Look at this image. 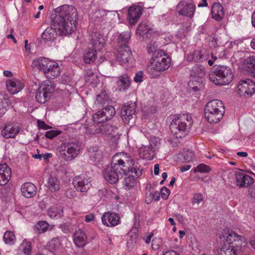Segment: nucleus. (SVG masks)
<instances>
[{
  "label": "nucleus",
  "mask_w": 255,
  "mask_h": 255,
  "mask_svg": "<svg viewBox=\"0 0 255 255\" xmlns=\"http://www.w3.org/2000/svg\"><path fill=\"white\" fill-rule=\"evenodd\" d=\"M77 9L72 5L65 4L55 9L51 15V25L47 28L41 36L45 42L54 41L57 36L56 29L60 34L68 35L74 31L77 19Z\"/></svg>",
  "instance_id": "nucleus-1"
},
{
  "label": "nucleus",
  "mask_w": 255,
  "mask_h": 255,
  "mask_svg": "<svg viewBox=\"0 0 255 255\" xmlns=\"http://www.w3.org/2000/svg\"><path fill=\"white\" fill-rule=\"evenodd\" d=\"M134 165V160L128 153L119 152L113 156L111 165L106 168L105 172L107 175H127L129 173L141 175L142 169Z\"/></svg>",
  "instance_id": "nucleus-2"
},
{
  "label": "nucleus",
  "mask_w": 255,
  "mask_h": 255,
  "mask_svg": "<svg viewBox=\"0 0 255 255\" xmlns=\"http://www.w3.org/2000/svg\"><path fill=\"white\" fill-rule=\"evenodd\" d=\"M219 238L226 240V242L219 255H241L247 245L245 238L233 231L224 230Z\"/></svg>",
  "instance_id": "nucleus-3"
},
{
  "label": "nucleus",
  "mask_w": 255,
  "mask_h": 255,
  "mask_svg": "<svg viewBox=\"0 0 255 255\" xmlns=\"http://www.w3.org/2000/svg\"><path fill=\"white\" fill-rule=\"evenodd\" d=\"M31 66L33 69L41 71L48 79H53L60 74L59 65L43 57L34 59Z\"/></svg>",
  "instance_id": "nucleus-4"
},
{
  "label": "nucleus",
  "mask_w": 255,
  "mask_h": 255,
  "mask_svg": "<svg viewBox=\"0 0 255 255\" xmlns=\"http://www.w3.org/2000/svg\"><path fill=\"white\" fill-rule=\"evenodd\" d=\"M193 122L190 116L182 114L175 116L170 125L172 133L176 138H182L188 134Z\"/></svg>",
  "instance_id": "nucleus-5"
},
{
  "label": "nucleus",
  "mask_w": 255,
  "mask_h": 255,
  "mask_svg": "<svg viewBox=\"0 0 255 255\" xmlns=\"http://www.w3.org/2000/svg\"><path fill=\"white\" fill-rule=\"evenodd\" d=\"M225 112L223 102L214 99L208 102L204 108V115L207 121L211 124H216L223 118Z\"/></svg>",
  "instance_id": "nucleus-6"
},
{
  "label": "nucleus",
  "mask_w": 255,
  "mask_h": 255,
  "mask_svg": "<svg viewBox=\"0 0 255 255\" xmlns=\"http://www.w3.org/2000/svg\"><path fill=\"white\" fill-rule=\"evenodd\" d=\"M231 69L224 65H215L209 74L210 80L215 85H226L233 79Z\"/></svg>",
  "instance_id": "nucleus-7"
},
{
  "label": "nucleus",
  "mask_w": 255,
  "mask_h": 255,
  "mask_svg": "<svg viewBox=\"0 0 255 255\" xmlns=\"http://www.w3.org/2000/svg\"><path fill=\"white\" fill-rule=\"evenodd\" d=\"M62 148L60 151L61 157L66 161H71L80 153L81 146L79 141H71L65 142Z\"/></svg>",
  "instance_id": "nucleus-8"
},
{
  "label": "nucleus",
  "mask_w": 255,
  "mask_h": 255,
  "mask_svg": "<svg viewBox=\"0 0 255 255\" xmlns=\"http://www.w3.org/2000/svg\"><path fill=\"white\" fill-rule=\"evenodd\" d=\"M136 108L135 102L129 101L124 105L121 110V115L122 120L125 124H128L130 126L133 125L136 118Z\"/></svg>",
  "instance_id": "nucleus-9"
},
{
  "label": "nucleus",
  "mask_w": 255,
  "mask_h": 255,
  "mask_svg": "<svg viewBox=\"0 0 255 255\" xmlns=\"http://www.w3.org/2000/svg\"><path fill=\"white\" fill-rule=\"evenodd\" d=\"M170 64V58L166 55H164L163 58L155 59L151 62L150 65L147 67V71L150 74L156 76L157 74L155 72L163 71L167 69Z\"/></svg>",
  "instance_id": "nucleus-10"
},
{
  "label": "nucleus",
  "mask_w": 255,
  "mask_h": 255,
  "mask_svg": "<svg viewBox=\"0 0 255 255\" xmlns=\"http://www.w3.org/2000/svg\"><path fill=\"white\" fill-rule=\"evenodd\" d=\"M116 110L112 106H108L97 112L93 116L94 124L104 123L111 120L115 115Z\"/></svg>",
  "instance_id": "nucleus-11"
},
{
  "label": "nucleus",
  "mask_w": 255,
  "mask_h": 255,
  "mask_svg": "<svg viewBox=\"0 0 255 255\" xmlns=\"http://www.w3.org/2000/svg\"><path fill=\"white\" fill-rule=\"evenodd\" d=\"M240 96L252 95L255 92V83L250 79L241 80L237 86Z\"/></svg>",
  "instance_id": "nucleus-12"
},
{
  "label": "nucleus",
  "mask_w": 255,
  "mask_h": 255,
  "mask_svg": "<svg viewBox=\"0 0 255 255\" xmlns=\"http://www.w3.org/2000/svg\"><path fill=\"white\" fill-rule=\"evenodd\" d=\"M176 10L180 15L191 17L195 12V6L191 2L182 1L177 4Z\"/></svg>",
  "instance_id": "nucleus-13"
},
{
  "label": "nucleus",
  "mask_w": 255,
  "mask_h": 255,
  "mask_svg": "<svg viewBox=\"0 0 255 255\" xmlns=\"http://www.w3.org/2000/svg\"><path fill=\"white\" fill-rule=\"evenodd\" d=\"M102 223L107 227H115L120 223V217L117 213L113 212L105 213L102 216Z\"/></svg>",
  "instance_id": "nucleus-14"
},
{
  "label": "nucleus",
  "mask_w": 255,
  "mask_h": 255,
  "mask_svg": "<svg viewBox=\"0 0 255 255\" xmlns=\"http://www.w3.org/2000/svg\"><path fill=\"white\" fill-rule=\"evenodd\" d=\"M142 8L139 5H131L128 10V18L130 25L135 24L142 14Z\"/></svg>",
  "instance_id": "nucleus-15"
},
{
  "label": "nucleus",
  "mask_w": 255,
  "mask_h": 255,
  "mask_svg": "<svg viewBox=\"0 0 255 255\" xmlns=\"http://www.w3.org/2000/svg\"><path fill=\"white\" fill-rule=\"evenodd\" d=\"M117 56V61L121 65L128 63L132 57V53L128 46L119 47Z\"/></svg>",
  "instance_id": "nucleus-16"
},
{
  "label": "nucleus",
  "mask_w": 255,
  "mask_h": 255,
  "mask_svg": "<svg viewBox=\"0 0 255 255\" xmlns=\"http://www.w3.org/2000/svg\"><path fill=\"white\" fill-rule=\"evenodd\" d=\"M90 182V177L86 179L82 178L81 176H75L73 181V184L77 190L81 192H85L89 188Z\"/></svg>",
  "instance_id": "nucleus-17"
},
{
  "label": "nucleus",
  "mask_w": 255,
  "mask_h": 255,
  "mask_svg": "<svg viewBox=\"0 0 255 255\" xmlns=\"http://www.w3.org/2000/svg\"><path fill=\"white\" fill-rule=\"evenodd\" d=\"M73 237L74 243L78 248H83L88 243L87 236L81 230L76 231Z\"/></svg>",
  "instance_id": "nucleus-18"
},
{
  "label": "nucleus",
  "mask_w": 255,
  "mask_h": 255,
  "mask_svg": "<svg viewBox=\"0 0 255 255\" xmlns=\"http://www.w3.org/2000/svg\"><path fill=\"white\" fill-rule=\"evenodd\" d=\"M91 42L94 50H101L104 46L105 39L100 33L98 32L93 33L91 35Z\"/></svg>",
  "instance_id": "nucleus-19"
},
{
  "label": "nucleus",
  "mask_w": 255,
  "mask_h": 255,
  "mask_svg": "<svg viewBox=\"0 0 255 255\" xmlns=\"http://www.w3.org/2000/svg\"><path fill=\"white\" fill-rule=\"evenodd\" d=\"M65 238H54L48 243L47 249L52 253L57 254L60 252L63 249L62 242Z\"/></svg>",
  "instance_id": "nucleus-20"
},
{
  "label": "nucleus",
  "mask_w": 255,
  "mask_h": 255,
  "mask_svg": "<svg viewBox=\"0 0 255 255\" xmlns=\"http://www.w3.org/2000/svg\"><path fill=\"white\" fill-rule=\"evenodd\" d=\"M138 151L140 157L145 160H150L155 155V151L148 144L142 145L139 148Z\"/></svg>",
  "instance_id": "nucleus-21"
},
{
  "label": "nucleus",
  "mask_w": 255,
  "mask_h": 255,
  "mask_svg": "<svg viewBox=\"0 0 255 255\" xmlns=\"http://www.w3.org/2000/svg\"><path fill=\"white\" fill-rule=\"evenodd\" d=\"M6 88L8 91L13 95L21 91L23 88V85L18 80H8L6 82Z\"/></svg>",
  "instance_id": "nucleus-22"
},
{
  "label": "nucleus",
  "mask_w": 255,
  "mask_h": 255,
  "mask_svg": "<svg viewBox=\"0 0 255 255\" xmlns=\"http://www.w3.org/2000/svg\"><path fill=\"white\" fill-rule=\"evenodd\" d=\"M211 13L213 18L216 20L220 21L224 18V9L220 3L215 2L213 4Z\"/></svg>",
  "instance_id": "nucleus-23"
},
{
  "label": "nucleus",
  "mask_w": 255,
  "mask_h": 255,
  "mask_svg": "<svg viewBox=\"0 0 255 255\" xmlns=\"http://www.w3.org/2000/svg\"><path fill=\"white\" fill-rule=\"evenodd\" d=\"M205 52L202 50H196L187 55V60L189 62H200L207 59Z\"/></svg>",
  "instance_id": "nucleus-24"
},
{
  "label": "nucleus",
  "mask_w": 255,
  "mask_h": 255,
  "mask_svg": "<svg viewBox=\"0 0 255 255\" xmlns=\"http://www.w3.org/2000/svg\"><path fill=\"white\" fill-rule=\"evenodd\" d=\"M19 132L18 127L8 125L5 127L1 131L2 135L6 138H13Z\"/></svg>",
  "instance_id": "nucleus-25"
},
{
  "label": "nucleus",
  "mask_w": 255,
  "mask_h": 255,
  "mask_svg": "<svg viewBox=\"0 0 255 255\" xmlns=\"http://www.w3.org/2000/svg\"><path fill=\"white\" fill-rule=\"evenodd\" d=\"M108 11L105 9H100L94 12L91 17V20L95 24H101L106 21V15Z\"/></svg>",
  "instance_id": "nucleus-26"
},
{
  "label": "nucleus",
  "mask_w": 255,
  "mask_h": 255,
  "mask_svg": "<svg viewBox=\"0 0 255 255\" xmlns=\"http://www.w3.org/2000/svg\"><path fill=\"white\" fill-rule=\"evenodd\" d=\"M21 191L23 196L30 198L35 194L36 187L31 183H25L21 186Z\"/></svg>",
  "instance_id": "nucleus-27"
},
{
  "label": "nucleus",
  "mask_w": 255,
  "mask_h": 255,
  "mask_svg": "<svg viewBox=\"0 0 255 255\" xmlns=\"http://www.w3.org/2000/svg\"><path fill=\"white\" fill-rule=\"evenodd\" d=\"M117 83L119 90L125 91L129 87L130 81L128 76L127 74H124L118 77Z\"/></svg>",
  "instance_id": "nucleus-28"
},
{
  "label": "nucleus",
  "mask_w": 255,
  "mask_h": 255,
  "mask_svg": "<svg viewBox=\"0 0 255 255\" xmlns=\"http://www.w3.org/2000/svg\"><path fill=\"white\" fill-rule=\"evenodd\" d=\"M83 59L87 64L94 62L97 58V51L89 48L83 54Z\"/></svg>",
  "instance_id": "nucleus-29"
},
{
  "label": "nucleus",
  "mask_w": 255,
  "mask_h": 255,
  "mask_svg": "<svg viewBox=\"0 0 255 255\" xmlns=\"http://www.w3.org/2000/svg\"><path fill=\"white\" fill-rule=\"evenodd\" d=\"M130 38V34L129 32L126 31L121 33L117 39L119 47L125 48L126 46H128V44Z\"/></svg>",
  "instance_id": "nucleus-30"
},
{
  "label": "nucleus",
  "mask_w": 255,
  "mask_h": 255,
  "mask_svg": "<svg viewBox=\"0 0 255 255\" xmlns=\"http://www.w3.org/2000/svg\"><path fill=\"white\" fill-rule=\"evenodd\" d=\"M205 68L200 65H195L194 66L191 70L190 75L192 77L203 78L205 76Z\"/></svg>",
  "instance_id": "nucleus-31"
},
{
  "label": "nucleus",
  "mask_w": 255,
  "mask_h": 255,
  "mask_svg": "<svg viewBox=\"0 0 255 255\" xmlns=\"http://www.w3.org/2000/svg\"><path fill=\"white\" fill-rule=\"evenodd\" d=\"M237 185L240 187H247L254 183L252 176H237Z\"/></svg>",
  "instance_id": "nucleus-32"
},
{
  "label": "nucleus",
  "mask_w": 255,
  "mask_h": 255,
  "mask_svg": "<svg viewBox=\"0 0 255 255\" xmlns=\"http://www.w3.org/2000/svg\"><path fill=\"white\" fill-rule=\"evenodd\" d=\"M39 88L40 89V91L44 92L46 95L48 96L50 98L54 90L53 84L50 81L44 82Z\"/></svg>",
  "instance_id": "nucleus-33"
},
{
  "label": "nucleus",
  "mask_w": 255,
  "mask_h": 255,
  "mask_svg": "<svg viewBox=\"0 0 255 255\" xmlns=\"http://www.w3.org/2000/svg\"><path fill=\"white\" fill-rule=\"evenodd\" d=\"M109 124L99 123L95 124L93 132L96 134H102L107 135L109 131Z\"/></svg>",
  "instance_id": "nucleus-34"
},
{
  "label": "nucleus",
  "mask_w": 255,
  "mask_h": 255,
  "mask_svg": "<svg viewBox=\"0 0 255 255\" xmlns=\"http://www.w3.org/2000/svg\"><path fill=\"white\" fill-rule=\"evenodd\" d=\"M86 82L89 83L93 86H95L99 83L98 76L95 72L89 70L86 73Z\"/></svg>",
  "instance_id": "nucleus-35"
},
{
  "label": "nucleus",
  "mask_w": 255,
  "mask_h": 255,
  "mask_svg": "<svg viewBox=\"0 0 255 255\" xmlns=\"http://www.w3.org/2000/svg\"><path fill=\"white\" fill-rule=\"evenodd\" d=\"M48 215L52 219L60 218L63 216L62 207H52L48 210Z\"/></svg>",
  "instance_id": "nucleus-36"
},
{
  "label": "nucleus",
  "mask_w": 255,
  "mask_h": 255,
  "mask_svg": "<svg viewBox=\"0 0 255 255\" xmlns=\"http://www.w3.org/2000/svg\"><path fill=\"white\" fill-rule=\"evenodd\" d=\"M179 158L184 162H189L192 160L194 156V152L190 150H184L179 154Z\"/></svg>",
  "instance_id": "nucleus-37"
},
{
  "label": "nucleus",
  "mask_w": 255,
  "mask_h": 255,
  "mask_svg": "<svg viewBox=\"0 0 255 255\" xmlns=\"http://www.w3.org/2000/svg\"><path fill=\"white\" fill-rule=\"evenodd\" d=\"M48 188L52 192L58 191L59 189V182L56 176H49L47 181Z\"/></svg>",
  "instance_id": "nucleus-38"
},
{
  "label": "nucleus",
  "mask_w": 255,
  "mask_h": 255,
  "mask_svg": "<svg viewBox=\"0 0 255 255\" xmlns=\"http://www.w3.org/2000/svg\"><path fill=\"white\" fill-rule=\"evenodd\" d=\"M49 225L45 221H39L33 227V230L37 234H40L45 232L48 229Z\"/></svg>",
  "instance_id": "nucleus-39"
},
{
  "label": "nucleus",
  "mask_w": 255,
  "mask_h": 255,
  "mask_svg": "<svg viewBox=\"0 0 255 255\" xmlns=\"http://www.w3.org/2000/svg\"><path fill=\"white\" fill-rule=\"evenodd\" d=\"M19 249L24 255H30L32 252L31 243L24 239L20 245Z\"/></svg>",
  "instance_id": "nucleus-40"
},
{
  "label": "nucleus",
  "mask_w": 255,
  "mask_h": 255,
  "mask_svg": "<svg viewBox=\"0 0 255 255\" xmlns=\"http://www.w3.org/2000/svg\"><path fill=\"white\" fill-rule=\"evenodd\" d=\"M248 71L251 72L252 76L255 78V56H250L246 59Z\"/></svg>",
  "instance_id": "nucleus-41"
},
{
  "label": "nucleus",
  "mask_w": 255,
  "mask_h": 255,
  "mask_svg": "<svg viewBox=\"0 0 255 255\" xmlns=\"http://www.w3.org/2000/svg\"><path fill=\"white\" fill-rule=\"evenodd\" d=\"M137 178L134 176H126L124 178L123 184L126 189L129 190L136 184Z\"/></svg>",
  "instance_id": "nucleus-42"
},
{
  "label": "nucleus",
  "mask_w": 255,
  "mask_h": 255,
  "mask_svg": "<svg viewBox=\"0 0 255 255\" xmlns=\"http://www.w3.org/2000/svg\"><path fill=\"white\" fill-rule=\"evenodd\" d=\"M3 239L5 244L13 245L15 241V236L12 232L7 231L3 235Z\"/></svg>",
  "instance_id": "nucleus-43"
},
{
  "label": "nucleus",
  "mask_w": 255,
  "mask_h": 255,
  "mask_svg": "<svg viewBox=\"0 0 255 255\" xmlns=\"http://www.w3.org/2000/svg\"><path fill=\"white\" fill-rule=\"evenodd\" d=\"M110 100L108 92L106 90L102 91L100 94L97 96V102L101 105H104Z\"/></svg>",
  "instance_id": "nucleus-44"
},
{
  "label": "nucleus",
  "mask_w": 255,
  "mask_h": 255,
  "mask_svg": "<svg viewBox=\"0 0 255 255\" xmlns=\"http://www.w3.org/2000/svg\"><path fill=\"white\" fill-rule=\"evenodd\" d=\"M35 99L38 103L44 104L50 98L46 95L44 92L40 91V89L39 88L36 93Z\"/></svg>",
  "instance_id": "nucleus-45"
},
{
  "label": "nucleus",
  "mask_w": 255,
  "mask_h": 255,
  "mask_svg": "<svg viewBox=\"0 0 255 255\" xmlns=\"http://www.w3.org/2000/svg\"><path fill=\"white\" fill-rule=\"evenodd\" d=\"M152 28L150 27L147 23L142 22L138 24L136 28V33L138 35L142 34L146 31H150Z\"/></svg>",
  "instance_id": "nucleus-46"
},
{
  "label": "nucleus",
  "mask_w": 255,
  "mask_h": 255,
  "mask_svg": "<svg viewBox=\"0 0 255 255\" xmlns=\"http://www.w3.org/2000/svg\"><path fill=\"white\" fill-rule=\"evenodd\" d=\"M211 170V168L209 166L202 163L194 168L193 173H195L197 172L200 173H209Z\"/></svg>",
  "instance_id": "nucleus-47"
},
{
  "label": "nucleus",
  "mask_w": 255,
  "mask_h": 255,
  "mask_svg": "<svg viewBox=\"0 0 255 255\" xmlns=\"http://www.w3.org/2000/svg\"><path fill=\"white\" fill-rule=\"evenodd\" d=\"M90 152V158L93 161L96 162V161H99L102 157L101 152L100 150H93L92 151H89Z\"/></svg>",
  "instance_id": "nucleus-48"
},
{
  "label": "nucleus",
  "mask_w": 255,
  "mask_h": 255,
  "mask_svg": "<svg viewBox=\"0 0 255 255\" xmlns=\"http://www.w3.org/2000/svg\"><path fill=\"white\" fill-rule=\"evenodd\" d=\"M11 169L6 163L0 164V175H11Z\"/></svg>",
  "instance_id": "nucleus-49"
},
{
  "label": "nucleus",
  "mask_w": 255,
  "mask_h": 255,
  "mask_svg": "<svg viewBox=\"0 0 255 255\" xmlns=\"http://www.w3.org/2000/svg\"><path fill=\"white\" fill-rule=\"evenodd\" d=\"M147 49L149 53H153L158 50V44L156 41L151 40L147 46Z\"/></svg>",
  "instance_id": "nucleus-50"
},
{
  "label": "nucleus",
  "mask_w": 255,
  "mask_h": 255,
  "mask_svg": "<svg viewBox=\"0 0 255 255\" xmlns=\"http://www.w3.org/2000/svg\"><path fill=\"white\" fill-rule=\"evenodd\" d=\"M160 144V139L158 137L153 136L151 137L149 139V145L155 151L156 148Z\"/></svg>",
  "instance_id": "nucleus-51"
},
{
  "label": "nucleus",
  "mask_w": 255,
  "mask_h": 255,
  "mask_svg": "<svg viewBox=\"0 0 255 255\" xmlns=\"http://www.w3.org/2000/svg\"><path fill=\"white\" fill-rule=\"evenodd\" d=\"M164 55H166L163 51L161 50H158L155 51L152 54V59L153 61L155 59L163 58Z\"/></svg>",
  "instance_id": "nucleus-52"
},
{
  "label": "nucleus",
  "mask_w": 255,
  "mask_h": 255,
  "mask_svg": "<svg viewBox=\"0 0 255 255\" xmlns=\"http://www.w3.org/2000/svg\"><path fill=\"white\" fill-rule=\"evenodd\" d=\"M153 192H154V191H146V192L145 193V202L147 204H150L153 200Z\"/></svg>",
  "instance_id": "nucleus-53"
},
{
  "label": "nucleus",
  "mask_w": 255,
  "mask_h": 255,
  "mask_svg": "<svg viewBox=\"0 0 255 255\" xmlns=\"http://www.w3.org/2000/svg\"><path fill=\"white\" fill-rule=\"evenodd\" d=\"M170 193V191L169 189L166 187H163L160 190V194L161 198L163 200H166Z\"/></svg>",
  "instance_id": "nucleus-54"
},
{
  "label": "nucleus",
  "mask_w": 255,
  "mask_h": 255,
  "mask_svg": "<svg viewBox=\"0 0 255 255\" xmlns=\"http://www.w3.org/2000/svg\"><path fill=\"white\" fill-rule=\"evenodd\" d=\"M60 132V131L57 130H50L47 131L45 135L46 138L53 139L54 137L59 135Z\"/></svg>",
  "instance_id": "nucleus-55"
},
{
  "label": "nucleus",
  "mask_w": 255,
  "mask_h": 255,
  "mask_svg": "<svg viewBox=\"0 0 255 255\" xmlns=\"http://www.w3.org/2000/svg\"><path fill=\"white\" fill-rule=\"evenodd\" d=\"M109 131H108V135H111L112 136H115L116 134L118 133V128L115 126H113L111 125H109Z\"/></svg>",
  "instance_id": "nucleus-56"
},
{
  "label": "nucleus",
  "mask_w": 255,
  "mask_h": 255,
  "mask_svg": "<svg viewBox=\"0 0 255 255\" xmlns=\"http://www.w3.org/2000/svg\"><path fill=\"white\" fill-rule=\"evenodd\" d=\"M203 196L202 194L198 193L194 195L193 198L192 203L193 204L199 203L200 202L203 201Z\"/></svg>",
  "instance_id": "nucleus-57"
},
{
  "label": "nucleus",
  "mask_w": 255,
  "mask_h": 255,
  "mask_svg": "<svg viewBox=\"0 0 255 255\" xmlns=\"http://www.w3.org/2000/svg\"><path fill=\"white\" fill-rule=\"evenodd\" d=\"M104 178L110 184H115L119 180V176H104Z\"/></svg>",
  "instance_id": "nucleus-58"
},
{
  "label": "nucleus",
  "mask_w": 255,
  "mask_h": 255,
  "mask_svg": "<svg viewBox=\"0 0 255 255\" xmlns=\"http://www.w3.org/2000/svg\"><path fill=\"white\" fill-rule=\"evenodd\" d=\"M37 126L39 128H43L44 129H48L51 128V127L47 125L44 122L38 120Z\"/></svg>",
  "instance_id": "nucleus-59"
},
{
  "label": "nucleus",
  "mask_w": 255,
  "mask_h": 255,
  "mask_svg": "<svg viewBox=\"0 0 255 255\" xmlns=\"http://www.w3.org/2000/svg\"><path fill=\"white\" fill-rule=\"evenodd\" d=\"M76 191L71 189H68L65 193L66 197L70 199L74 198L76 196Z\"/></svg>",
  "instance_id": "nucleus-60"
},
{
  "label": "nucleus",
  "mask_w": 255,
  "mask_h": 255,
  "mask_svg": "<svg viewBox=\"0 0 255 255\" xmlns=\"http://www.w3.org/2000/svg\"><path fill=\"white\" fill-rule=\"evenodd\" d=\"M143 72L142 71H138L135 75L134 78V81L135 82H141L142 80Z\"/></svg>",
  "instance_id": "nucleus-61"
},
{
  "label": "nucleus",
  "mask_w": 255,
  "mask_h": 255,
  "mask_svg": "<svg viewBox=\"0 0 255 255\" xmlns=\"http://www.w3.org/2000/svg\"><path fill=\"white\" fill-rule=\"evenodd\" d=\"M11 176H0V185H5L10 180Z\"/></svg>",
  "instance_id": "nucleus-62"
},
{
  "label": "nucleus",
  "mask_w": 255,
  "mask_h": 255,
  "mask_svg": "<svg viewBox=\"0 0 255 255\" xmlns=\"http://www.w3.org/2000/svg\"><path fill=\"white\" fill-rule=\"evenodd\" d=\"M149 31H146L143 33L142 34L139 35L142 38L143 40H147L149 39L151 36V34L149 32Z\"/></svg>",
  "instance_id": "nucleus-63"
},
{
  "label": "nucleus",
  "mask_w": 255,
  "mask_h": 255,
  "mask_svg": "<svg viewBox=\"0 0 255 255\" xmlns=\"http://www.w3.org/2000/svg\"><path fill=\"white\" fill-rule=\"evenodd\" d=\"M248 192L251 198H255V185L250 187L248 189Z\"/></svg>",
  "instance_id": "nucleus-64"
}]
</instances>
